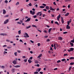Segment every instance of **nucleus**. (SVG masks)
Instances as JSON below:
<instances>
[{"label":"nucleus","instance_id":"40","mask_svg":"<svg viewBox=\"0 0 74 74\" xmlns=\"http://www.w3.org/2000/svg\"><path fill=\"white\" fill-rule=\"evenodd\" d=\"M14 54L15 56H17V52L14 53Z\"/></svg>","mask_w":74,"mask_h":74},{"label":"nucleus","instance_id":"63","mask_svg":"<svg viewBox=\"0 0 74 74\" xmlns=\"http://www.w3.org/2000/svg\"><path fill=\"white\" fill-rule=\"evenodd\" d=\"M17 23H18V24H20H20H21V23H20L19 22H17Z\"/></svg>","mask_w":74,"mask_h":74},{"label":"nucleus","instance_id":"13","mask_svg":"<svg viewBox=\"0 0 74 74\" xmlns=\"http://www.w3.org/2000/svg\"><path fill=\"white\" fill-rule=\"evenodd\" d=\"M45 8L46 9H47V10H49V7L48 6H46L45 7Z\"/></svg>","mask_w":74,"mask_h":74},{"label":"nucleus","instance_id":"49","mask_svg":"<svg viewBox=\"0 0 74 74\" xmlns=\"http://www.w3.org/2000/svg\"><path fill=\"white\" fill-rule=\"evenodd\" d=\"M29 59H30L31 60H32L33 59V57H31Z\"/></svg>","mask_w":74,"mask_h":74},{"label":"nucleus","instance_id":"22","mask_svg":"<svg viewBox=\"0 0 74 74\" xmlns=\"http://www.w3.org/2000/svg\"><path fill=\"white\" fill-rule=\"evenodd\" d=\"M35 63L36 64H38V61L37 60H36L35 61Z\"/></svg>","mask_w":74,"mask_h":74},{"label":"nucleus","instance_id":"8","mask_svg":"<svg viewBox=\"0 0 74 74\" xmlns=\"http://www.w3.org/2000/svg\"><path fill=\"white\" fill-rule=\"evenodd\" d=\"M58 40H63V38L62 37L59 36L58 37Z\"/></svg>","mask_w":74,"mask_h":74},{"label":"nucleus","instance_id":"37","mask_svg":"<svg viewBox=\"0 0 74 74\" xmlns=\"http://www.w3.org/2000/svg\"><path fill=\"white\" fill-rule=\"evenodd\" d=\"M5 53H7V51H4L3 53V54L5 55Z\"/></svg>","mask_w":74,"mask_h":74},{"label":"nucleus","instance_id":"30","mask_svg":"<svg viewBox=\"0 0 74 74\" xmlns=\"http://www.w3.org/2000/svg\"><path fill=\"white\" fill-rule=\"evenodd\" d=\"M70 45H71V46H72V47H73V45H73V43H71V42H70Z\"/></svg>","mask_w":74,"mask_h":74},{"label":"nucleus","instance_id":"16","mask_svg":"<svg viewBox=\"0 0 74 74\" xmlns=\"http://www.w3.org/2000/svg\"><path fill=\"white\" fill-rule=\"evenodd\" d=\"M42 54H40V55H39L38 56V58H41V56H42Z\"/></svg>","mask_w":74,"mask_h":74},{"label":"nucleus","instance_id":"57","mask_svg":"<svg viewBox=\"0 0 74 74\" xmlns=\"http://www.w3.org/2000/svg\"><path fill=\"white\" fill-rule=\"evenodd\" d=\"M38 47L40 46V43H38Z\"/></svg>","mask_w":74,"mask_h":74},{"label":"nucleus","instance_id":"12","mask_svg":"<svg viewBox=\"0 0 74 74\" xmlns=\"http://www.w3.org/2000/svg\"><path fill=\"white\" fill-rule=\"evenodd\" d=\"M25 35H26L27 37H29V35H28V34H27V33H26V32H25Z\"/></svg>","mask_w":74,"mask_h":74},{"label":"nucleus","instance_id":"21","mask_svg":"<svg viewBox=\"0 0 74 74\" xmlns=\"http://www.w3.org/2000/svg\"><path fill=\"white\" fill-rule=\"evenodd\" d=\"M28 62H29V63H32V60H28Z\"/></svg>","mask_w":74,"mask_h":74},{"label":"nucleus","instance_id":"29","mask_svg":"<svg viewBox=\"0 0 74 74\" xmlns=\"http://www.w3.org/2000/svg\"><path fill=\"white\" fill-rule=\"evenodd\" d=\"M29 7H32V3H29Z\"/></svg>","mask_w":74,"mask_h":74},{"label":"nucleus","instance_id":"58","mask_svg":"<svg viewBox=\"0 0 74 74\" xmlns=\"http://www.w3.org/2000/svg\"><path fill=\"white\" fill-rule=\"evenodd\" d=\"M30 41L31 42H32V43H33L34 42V41H33L32 40H30Z\"/></svg>","mask_w":74,"mask_h":74},{"label":"nucleus","instance_id":"59","mask_svg":"<svg viewBox=\"0 0 74 74\" xmlns=\"http://www.w3.org/2000/svg\"><path fill=\"white\" fill-rule=\"evenodd\" d=\"M39 73L41 74H43V72L41 71Z\"/></svg>","mask_w":74,"mask_h":74},{"label":"nucleus","instance_id":"47","mask_svg":"<svg viewBox=\"0 0 74 74\" xmlns=\"http://www.w3.org/2000/svg\"><path fill=\"white\" fill-rule=\"evenodd\" d=\"M5 3H8V1H7V0L5 1Z\"/></svg>","mask_w":74,"mask_h":74},{"label":"nucleus","instance_id":"61","mask_svg":"<svg viewBox=\"0 0 74 74\" xmlns=\"http://www.w3.org/2000/svg\"><path fill=\"white\" fill-rule=\"evenodd\" d=\"M17 52H18V53H21V51L20 50H18Z\"/></svg>","mask_w":74,"mask_h":74},{"label":"nucleus","instance_id":"50","mask_svg":"<svg viewBox=\"0 0 74 74\" xmlns=\"http://www.w3.org/2000/svg\"><path fill=\"white\" fill-rule=\"evenodd\" d=\"M30 14H32V13L33 12V11H32V10L30 11Z\"/></svg>","mask_w":74,"mask_h":74},{"label":"nucleus","instance_id":"41","mask_svg":"<svg viewBox=\"0 0 74 74\" xmlns=\"http://www.w3.org/2000/svg\"><path fill=\"white\" fill-rule=\"evenodd\" d=\"M34 74H38V72H34Z\"/></svg>","mask_w":74,"mask_h":74},{"label":"nucleus","instance_id":"43","mask_svg":"<svg viewBox=\"0 0 74 74\" xmlns=\"http://www.w3.org/2000/svg\"><path fill=\"white\" fill-rule=\"evenodd\" d=\"M71 42H73V43H74V38H73V40H71Z\"/></svg>","mask_w":74,"mask_h":74},{"label":"nucleus","instance_id":"52","mask_svg":"<svg viewBox=\"0 0 74 74\" xmlns=\"http://www.w3.org/2000/svg\"><path fill=\"white\" fill-rule=\"evenodd\" d=\"M63 33L64 34H67V32H63Z\"/></svg>","mask_w":74,"mask_h":74},{"label":"nucleus","instance_id":"1","mask_svg":"<svg viewBox=\"0 0 74 74\" xmlns=\"http://www.w3.org/2000/svg\"><path fill=\"white\" fill-rule=\"evenodd\" d=\"M69 49L68 50V52H71V51H74V49L73 48H71Z\"/></svg>","mask_w":74,"mask_h":74},{"label":"nucleus","instance_id":"24","mask_svg":"<svg viewBox=\"0 0 74 74\" xmlns=\"http://www.w3.org/2000/svg\"><path fill=\"white\" fill-rule=\"evenodd\" d=\"M32 27H36V28H37V26H36V25H32Z\"/></svg>","mask_w":74,"mask_h":74},{"label":"nucleus","instance_id":"44","mask_svg":"<svg viewBox=\"0 0 74 74\" xmlns=\"http://www.w3.org/2000/svg\"><path fill=\"white\" fill-rule=\"evenodd\" d=\"M53 4H54V5H56V2H54L53 3Z\"/></svg>","mask_w":74,"mask_h":74},{"label":"nucleus","instance_id":"5","mask_svg":"<svg viewBox=\"0 0 74 74\" xmlns=\"http://www.w3.org/2000/svg\"><path fill=\"white\" fill-rule=\"evenodd\" d=\"M30 19H31V18H28L27 20L25 21V22H29L30 21Z\"/></svg>","mask_w":74,"mask_h":74},{"label":"nucleus","instance_id":"55","mask_svg":"<svg viewBox=\"0 0 74 74\" xmlns=\"http://www.w3.org/2000/svg\"><path fill=\"white\" fill-rule=\"evenodd\" d=\"M43 11H47V9H43Z\"/></svg>","mask_w":74,"mask_h":74},{"label":"nucleus","instance_id":"48","mask_svg":"<svg viewBox=\"0 0 74 74\" xmlns=\"http://www.w3.org/2000/svg\"><path fill=\"white\" fill-rule=\"evenodd\" d=\"M44 6H45V7L47 6V5H46L45 4H44V3H43L42 4Z\"/></svg>","mask_w":74,"mask_h":74},{"label":"nucleus","instance_id":"14","mask_svg":"<svg viewBox=\"0 0 74 74\" xmlns=\"http://www.w3.org/2000/svg\"><path fill=\"white\" fill-rule=\"evenodd\" d=\"M6 13V11H5V10L3 9V14H5Z\"/></svg>","mask_w":74,"mask_h":74},{"label":"nucleus","instance_id":"18","mask_svg":"<svg viewBox=\"0 0 74 74\" xmlns=\"http://www.w3.org/2000/svg\"><path fill=\"white\" fill-rule=\"evenodd\" d=\"M0 67H1V69H4V68H5V66H0Z\"/></svg>","mask_w":74,"mask_h":74},{"label":"nucleus","instance_id":"27","mask_svg":"<svg viewBox=\"0 0 74 74\" xmlns=\"http://www.w3.org/2000/svg\"><path fill=\"white\" fill-rule=\"evenodd\" d=\"M34 14H35V12H34V11L32 12V15H33Z\"/></svg>","mask_w":74,"mask_h":74},{"label":"nucleus","instance_id":"25","mask_svg":"<svg viewBox=\"0 0 74 74\" xmlns=\"http://www.w3.org/2000/svg\"><path fill=\"white\" fill-rule=\"evenodd\" d=\"M18 34H20L21 33V30H19L18 31Z\"/></svg>","mask_w":74,"mask_h":74},{"label":"nucleus","instance_id":"35","mask_svg":"<svg viewBox=\"0 0 74 74\" xmlns=\"http://www.w3.org/2000/svg\"><path fill=\"white\" fill-rule=\"evenodd\" d=\"M55 23H56V24H57L58 25H59V23H58V22L57 21L55 22Z\"/></svg>","mask_w":74,"mask_h":74},{"label":"nucleus","instance_id":"26","mask_svg":"<svg viewBox=\"0 0 74 74\" xmlns=\"http://www.w3.org/2000/svg\"><path fill=\"white\" fill-rule=\"evenodd\" d=\"M52 30V28H51L49 29L48 32H51V30Z\"/></svg>","mask_w":74,"mask_h":74},{"label":"nucleus","instance_id":"38","mask_svg":"<svg viewBox=\"0 0 74 74\" xmlns=\"http://www.w3.org/2000/svg\"><path fill=\"white\" fill-rule=\"evenodd\" d=\"M71 67H72V66H70L69 67V71H70V70H71Z\"/></svg>","mask_w":74,"mask_h":74},{"label":"nucleus","instance_id":"46","mask_svg":"<svg viewBox=\"0 0 74 74\" xmlns=\"http://www.w3.org/2000/svg\"><path fill=\"white\" fill-rule=\"evenodd\" d=\"M20 41L21 42L23 43V41H22V40L21 39L20 40Z\"/></svg>","mask_w":74,"mask_h":74},{"label":"nucleus","instance_id":"36","mask_svg":"<svg viewBox=\"0 0 74 74\" xmlns=\"http://www.w3.org/2000/svg\"><path fill=\"white\" fill-rule=\"evenodd\" d=\"M65 60H66V59H62L61 60L62 62H64V61H65Z\"/></svg>","mask_w":74,"mask_h":74},{"label":"nucleus","instance_id":"10","mask_svg":"<svg viewBox=\"0 0 74 74\" xmlns=\"http://www.w3.org/2000/svg\"><path fill=\"white\" fill-rule=\"evenodd\" d=\"M66 28L67 29H70V27L69 25H67Z\"/></svg>","mask_w":74,"mask_h":74},{"label":"nucleus","instance_id":"32","mask_svg":"<svg viewBox=\"0 0 74 74\" xmlns=\"http://www.w3.org/2000/svg\"><path fill=\"white\" fill-rule=\"evenodd\" d=\"M27 59H25L24 60V61L25 62V63H26L27 62Z\"/></svg>","mask_w":74,"mask_h":74},{"label":"nucleus","instance_id":"33","mask_svg":"<svg viewBox=\"0 0 74 74\" xmlns=\"http://www.w3.org/2000/svg\"><path fill=\"white\" fill-rule=\"evenodd\" d=\"M60 18V14H59L57 17V18L59 19Z\"/></svg>","mask_w":74,"mask_h":74},{"label":"nucleus","instance_id":"34","mask_svg":"<svg viewBox=\"0 0 74 74\" xmlns=\"http://www.w3.org/2000/svg\"><path fill=\"white\" fill-rule=\"evenodd\" d=\"M44 33H47V30H45L44 31Z\"/></svg>","mask_w":74,"mask_h":74},{"label":"nucleus","instance_id":"54","mask_svg":"<svg viewBox=\"0 0 74 74\" xmlns=\"http://www.w3.org/2000/svg\"><path fill=\"white\" fill-rule=\"evenodd\" d=\"M22 58L23 59H25V58H26V57L25 56H23L22 57Z\"/></svg>","mask_w":74,"mask_h":74},{"label":"nucleus","instance_id":"20","mask_svg":"<svg viewBox=\"0 0 74 74\" xmlns=\"http://www.w3.org/2000/svg\"><path fill=\"white\" fill-rule=\"evenodd\" d=\"M69 15V13H67L65 15V16H68V15Z\"/></svg>","mask_w":74,"mask_h":74},{"label":"nucleus","instance_id":"64","mask_svg":"<svg viewBox=\"0 0 74 74\" xmlns=\"http://www.w3.org/2000/svg\"><path fill=\"white\" fill-rule=\"evenodd\" d=\"M6 41L7 42H10V40H6Z\"/></svg>","mask_w":74,"mask_h":74},{"label":"nucleus","instance_id":"19","mask_svg":"<svg viewBox=\"0 0 74 74\" xmlns=\"http://www.w3.org/2000/svg\"><path fill=\"white\" fill-rule=\"evenodd\" d=\"M69 59H70V60L71 59H74V57H71L69 58Z\"/></svg>","mask_w":74,"mask_h":74},{"label":"nucleus","instance_id":"60","mask_svg":"<svg viewBox=\"0 0 74 74\" xmlns=\"http://www.w3.org/2000/svg\"><path fill=\"white\" fill-rule=\"evenodd\" d=\"M33 17H34V18H36V17H37V16H36V15L34 16Z\"/></svg>","mask_w":74,"mask_h":74},{"label":"nucleus","instance_id":"11","mask_svg":"<svg viewBox=\"0 0 74 74\" xmlns=\"http://www.w3.org/2000/svg\"><path fill=\"white\" fill-rule=\"evenodd\" d=\"M12 63L14 64H16V62L15 60H14L12 62Z\"/></svg>","mask_w":74,"mask_h":74},{"label":"nucleus","instance_id":"3","mask_svg":"<svg viewBox=\"0 0 74 74\" xmlns=\"http://www.w3.org/2000/svg\"><path fill=\"white\" fill-rule=\"evenodd\" d=\"M11 71L12 73H14L15 71V69L14 68H12L11 70Z\"/></svg>","mask_w":74,"mask_h":74},{"label":"nucleus","instance_id":"4","mask_svg":"<svg viewBox=\"0 0 74 74\" xmlns=\"http://www.w3.org/2000/svg\"><path fill=\"white\" fill-rule=\"evenodd\" d=\"M13 66L14 67H15L16 68H18V67H21V66L20 65H16V66H15L13 65Z\"/></svg>","mask_w":74,"mask_h":74},{"label":"nucleus","instance_id":"9","mask_svg":"<svg viewBox=\"0 0 74 74\" xmlns=\"http://www.w3.org/2000/svg\"><path fill=\"white\" fill-rule=\"evenodd\" d=\"M1 36H7V34H0Z\"/></svg>","mask_w":74,"mask_h":74},{"label":"nucleus","instance_id":"6","mask_svg":"<svg viewBox=\"0 0 74 74\" xmlns=\"http://www.w3.org/2000/svg\"><path fill=\"white\" fill-rule=\"evenodd\" d=\"M61 22L62 24L64 23V20H63V18L62 17H61Z\"/></svg>","mask_w":74,"mask_h":74},{"label":"nucleus","instance_id":"42","mask_svg":"<svg viewBox=\"0 0 74 74\" xmlns=\"http://www.w3.org/2000/svg\"><path fill=\"white\" fill-rule=\"evenodd\" d=\"M41 69L40 68L38 69V72H40V71L41 70Z\"/></svg>","mask_w":74,"mask_h":74},{"label":"nucleus","instance_id":"17","mask_svg":"<svg viewBox=\"0 0 74 74\" xmlns=\"http://www.w3.org/2000/svg\"><path fill=\"white\" fill-rule=\"evenodd\" d=\"M40 8H45V7L43 6H39Z\"/></svg>","mask_w":74,"mask_h":74},{"label":"nucleus","instance_id":"2","mask_svg":"<svg viewBox=\"0 0 74 74\" xmlns=\"http://www.w3.org/2000/svg\"><path fill=\"white\" fill-rule=\"evenodd\" d=\"M9 21V20H8V19H6V20H5V21L4 22V24H7L8 22Z\"/></svg>","mask_w":74,"mask_h":74},{"label":"nucleus","instance_id":"51","mask_svg":"<svg viewBox=\"0 0 74 74\" xmlns=\"http://www.w3.org/2000/svg\"><path fill=\"white\" fill-rule=\"evenodd\" d=\"M8 15H6L5 16V18L6 17H8Z\"/></svg>","mask_w":74,"mask_h":74},{"label":"nucleus","instance_id":"23","mask_svg":"<svg viewBox=\"0 0 74 74\" xmlns=\"http://www.w3.org/2000/svg\"><path fill=\"white\" fill-rule=\"evenodd\" d=\"M68 56V55L67 53H65L64 54V56Z\"/></svg>","mask_w":74,"mask_h":74},{"label":"nucleus","instance_id":"45","mask_svg":"<svg viewBox=\"0 0 74 74\" xmlns=\"http://www.w3.org/2000/svg\"><path fill=\"white\" fill-rule=\"evenodd\" d=\"M61 62V61L60 60H58L57 61V63H60V62Z\"/></svg>","mask_w":74,"mask_h":74},{"label":"nucleus","instance_id":"39","mask_svg":"<svg viewBox=\"0 0 74 74\" xmlns=\"http://www.w3.org/2000/svg\"><path fill=\"white\" fill-rule=\"evenodd\" d=\"M18 4H19V2H17L16 3V5H18Z\"/></svg>","mask_w":74,"mask_h":74},{"label":"nucleus","instance_id":"28","mask_svg":"<svg viewBox=\"0 0 74 74\" xmlns=\"http://www.w3.org/2000/svg\"><path fill=\"white\" fill-rule=\"evenodd\" d=\"M70 65H73L74 64V62H71L70 64Z\"/></svg>","mask_w":74,"mask_h":74},{"label":"nucleus","instance_id":"53","mask_svg":"<svg viewBox=\"0 0 74 74\" xmlns=\"http://www.w3.org/2000/svg\"><path fill=\"white\" fill-rule=\"evenodd\" d=\"M67 23H68V25H70V21H69L67 22Z\"/></svg>","mask_w":74,"mask_h":74},{"label":"nucleus","instance_id":"62","mask_svg":"<svg viewBox=\"0 0 74 74\" xmlns=\"http://www.w3.org/2000/svg\"><path fill=\"white\" fill-rule=\"evenodd\" d=\"M16 38H18V37H19V35L17 36H16Z\"/></svg>","mask_w":74,"mask_h":74},{"label":"nucleus","instance_id":"15","mask_svg":"<svg viewBox=\"0 0 74 74\" xmlns=\"http://www.w3.org/2000/svg\"><path fill=\"white\" fill-rule=\"evenodd\" d=\"M30 27H31V25H29L28 27L27 26L26 29H29V28H30Z\"/></svg>","mask_w":74,"mask_h":74},{"label":"nucleus","instance_id":"31","mask_svg":"<svg viewBox=\"0 0 74 74\" xmlns=\"http://www.w3.org/2000/svg\"><path fill=\"white\" fill-rule=\"evenodd\" d=\"M40 13H41V12H38L37 13V15L38 16V15H40Z\"/></svg>","mask_w":74,"mask_h":74},{"label":"nucleus","instance_id":"7","mask_svg":"<svg viewBox=\"0 0 74 74\" xmlns=\"http://www.w3.org/2000/svg\"><path fill=\"white\" fill-rule=\"evenodd\" d=\"M50 10H52V11H55V10L54 9H53L52 7L51 6L50 7Z\"/></svg>","mask_w":74,"mask_h":74},{"label":"nucleus","instance_id":"56","mask_svg":"<svg viewBox=\"0 0 74 74\" xmlns=\"http://www.w3.org/2000/svg\"><path fill=\"white\" fill-rule=\"evenodd\" d=\"M50 41V40H49V39H48L47 40V42H49Z\"/></svg>","mask_w":74,"mask_h":74}]
</instances>
